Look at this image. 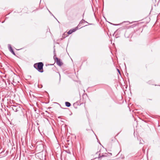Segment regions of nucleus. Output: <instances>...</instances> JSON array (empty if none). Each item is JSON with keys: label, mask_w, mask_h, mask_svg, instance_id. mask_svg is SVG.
Masks as SVG:
<instances>
[{"label": "nucleus", "mask_w": 160, "mask_h": 160, "mask_svg": "<svg viewBox=\"0 0 160 160\" xmlns=\"http://www.w3.org/2000/svg\"><path fill=\"white\" fill-rule=\"evenodd\" d=\"M4 22V21H3L2 22V23H3Z\"/></svg>", "instance_id": "obj_11"}, {"label": "nucleus", "mask_w": 160, "mask_h": 160, "mask_svg": "<svg viewBox=\"0 0 160 160\" xmlns=\"http://www.w3.org/2000/svg\"><path fill=\"white\" fill-rule=\"evenodd\" d=\"M118 71L119 73V74H120V71H119V70L118 69Z\"/></svg>", "instance_id": "obj_10"}, {"label": "nucleus", "mask_w": 160, "mask_h": 160, "mask_svg": "<svg viewBox=\"0 0 160 160\" xmlns=\"http://www.w3.org/2000/svg\"><path fill=\"white\" fill-rule=\"evenodd\" d=\"M77 29H76V28L73 29H71L68 32V34H72L73 32H75Z\"/></svg>", "instance_id": "obj_4"}, {"label": "nucleus", "mask_w": 160, "mask_h": 160, "mask_svg": "<svg viewBox=\"0 0 160 160\" xmlns=\"http://www.w3.org/2000/svg\"><path fill=\"white\" fill-rule=\"evenodd\" d=\"M12 53H13L14 55H15V53L13 51H12V52H11Z\"/></svg>", "instance_id": "obj_7"}, {"label": "nucleus", "mask_w": 160, "mask_h": 160, "mask_svg": "<svg viewBox=\"0 0 160 160\" xmlns=\"http://www.w3.org/2000/svg\"><path fill=\"white\" fill-rule=\"evenodd\" d=\"M8 48L9 50H10L11 49H12L10 44H8Z\"/></svg>", "instance_id": "obj_6"}, {"label": "nucleus", "mask_w": 160, "mask_h": 160, "mask_svg": "<svg viewBox=\"0 0 160 160\" xmlns=\"http://www.w3.org/2000/svg\"><path fill=\"white\" fill-rule=\"evenodd\" d=\"M43 64L42 62H39L34 64V67L39 72H43Z\"/></svg>", "instance_id": "obj_1"}, {"label": "nucleus", "mask_w": 160, "mask_h": 160, "mask_svg": "<svg viewBox=\"0 0 160 160\" xmlns=\"http://www.w3.org/2000/svg\"><path fill=\"white\" fill-rule=\"evenodd\" d=\"M9 51L11 52H12V51H13V49H11L9 50Z\"/></svg>", "instance_id": "obj_8"}, {"label": "nucleus", "mask_w": 160, "mask_h": 160, "mask_svg": "<svg viewBox=\"0 0 160 160\" xmlns=\"http://www.w3.org/2000/svg\"><path fill=\"white\" fill-rule=\"evenodd\" d=\"M68 153H70V152H68Z\"/></svg>", "instance_id": "obj_12"}, {"label": "nucleus", "mask_w": 160, "mask_h": 160, "mask_svg": "<svg viewBox=\"0 0 160 160\" xmlns=\"http://www.w3.org/2000/svg\"><path fill=\"white\" fill-rule=\"evenodd\" d=\"M10 108L15 112H17L20 110L21 108L19 105H11Z\"/></svg>", "instance_id": "obj_2"}, {"label": "nucleus", "mask_w": 160, "mask_h": 160, "mask_svg": "<svg viewBox=\"0 0 160 160\" xmlns=\"http://www.w3.org/2000/svg\"><path fill=\"white\" fill-rule=\"evenodd\" d=\"M55 61L56 62V63L59 66H61L63 63L61 61L60 59H59L58 58L56 57L55 59Z\"/></svg>", "instance_id": "obj_3"}, {"label": "nucleus", "mask_w": 160, "mask_h": 160, "mask_svg": "<svg viewBox=\"0 0 160 160\" xmlns=\"http://www.w3.org/2000/svg\"><path fill=\"white\" fill-rule=\"evenodd\" d=\"M102 156H99L98 157V158H101V157H102Z\"/></svg>", "instance_id": "obj_9"}, {"label": "nucleus", "mask_w": 160, "mask_h": 160, "mask_svg": "<svg viewBox=\"0 0 160 160\" xmlns=\"http://www.w3.org/2000/svg\"><path fill=\"white\" fill-rule=\"evenodd\" d=\"M65 105L67 107H69L70 106L71 104L70 103H69L68 102H65Z\"/></svg>", "instance_id": "obj_5"}]
</instances>
